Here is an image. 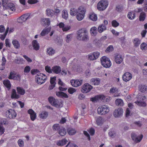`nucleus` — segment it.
Masks as SVG:
<instances>
[{
    "instance_id": "f257e3e1",
    "label": "nucleus",
    "mask_w": 147,
    "mask_h": 147,
    "mask_svg": "<svg viewBox=\"0 0 147 147\" xmlns=\"http://www.w3.org/2000/svg\"><path fill=\"white\" fill-rule=\"evenodd\" d=\"M78 39L84 41H87L89 40V37L87 30L83 28L79 30L77 32Z\"/></svg>"
},
{
    "instance_id": "f03ea898",
    "label": "nucleus",
    "mask_w": 147,
    "mask_h": 147,
    "mask_svg": "<svg viewBox=\"0 0 147 147\" xmlns=\"http://www.w3.org/2000/svg\"><path fill=\"white\" fill-rule=\"evenodd\" d=\"M109 107L105 105H103L98 107L97 112L99 115H104L109 113Z\"/></svg>"
},
{
    "instance_id": "7ed1b4c3",
    "label": "nucleus",
    "mask_w": 147,
    "mask_h": 147,
    "mask_svg": "<svg viewBox=\"0 0 147 147\" xmlns=\"http://www.w3.org/2000/svg\"><path fill=\"white\" fill-rule=\"evenodd\" d=\"M47 79V76L42 73H38L35 76L36 81L40 85L45 83Z\"/></svg>"
},
{
    "instance_id": "20e7f679",
    "label": "nucleus",
    "mask_w": 147,
    "mask_h": 147,
    "mask_svg": "<svg viewBox=\"0 0 147 147\" xmlns=\"http://www.w3.org/2000/svg\"><path fill=\"white\" fill-rule=\"evenodd\" d=\"M86 10L85 8L82 7L80 6L77 10L76 17L77 20L81 21L84 18Z\"/></svg>"
},
{
    "instance_id": "39448f33",
    "label": "nucleus",
    "mask_w": 147,
    "mask_h": 147,
    "mask_svg": "<svg viewBox=\"0 0 147 147\" xmlns=\"http://www.w3.org/2000/svg\"><path fill=\"white\" fill-rule=\"evenodd\" d=\"M102 65L106 68H109L111 65V62L110 59L105 56L102 57L100 59Z\"/></svg>"
},
{
    "instance_id": "423d86ee",
    "label": "nucleus",
    "mask_w": 147,
    "mask_h": 147,
    "mask_svg": "<svg viewBox=\"0 0 147 147\" xmlns=\"http://www.w3.org/2000/svg\"><path fill=\"white\" fill-rule=\"evenodd\" d=\"M108 5V2L107 0H101L97 4V7L100 11H103L105 9Z\"/></svg>"
},
{
    "instance_id": "0eeeda50",
    "label": "nucleus",
    "mask_w": 147,
    "mask_h": 147,
    "mask_svg": "<svg viewBox=\"0 0 147 147\" xmlns=\"http://www.w3.org/2000/svg\"><path fill=\"white\" fill-rule=\"evenodd\" d=\"M48 100L50 103L52 105L57 108L62 107V103L61 102H60L58 100L56 99L53 96H50L48 98Z\"/></svg>"
},
{
    "instance_id": "6e6552de",
    "label": "nucleus",
    "mask_w": 147,
    "mask_h": 147,
    "mask_svg": "<svg viewBox=\"0 0 147 147\" xmlns=\"http://www.w3.org/2000/svg\"><path fill=\"white\" fill-rule=\"evenodd\" d=\"M5 115L6 117L10 119H13L16 117L17 114L14 110L11 109L6 111Z\"/></svg>"
},
{
    "instance_id": "1a4fd4ad",
    "label": "nucleus",
    "mask_w": 147,
    "mask_h": 147,
    "mask_svg": "<svg viewBox=\"0 0 147 147\" xmlns=\"http://www.w3.org/2000/svg\"><path fill=\"white\" fill-rule=\"evenodd\" d=\"M93 87L89 84L86 83L82 86L81 92L84 93H86L89 92L93 88Z\"/></svg>"
},
{
    "instance_id": "9d476101",
    "label": "nucleus",
    "mask_w": 147,
    "mask_h": 147,
    "mask_svg": "<svg viewBox=\"0 0 147 147\" xmlns=\"http://www.w3.org/2000/svg\"><path fill=\"white\" fill-rule=\"evenodd\" d=\"M131 137L133 141L138 143L141 141L143 138V135L141 134L140 136H137L135 133H133L131 134Z\"/></svg>"
},
{
    "instance_id": "9b49d317",
    "label": "nucleus",
    "mask_w": 147,
    "mask_h": 147,
    "mask_svg": "<svg viewBox=\"0 0 147 147\" xmlns=\"http://www.w3.org/2000/svg\"><path fill=\"white\" fill-rule=\"evenodd\" d=\"M105 98V96L103 95L99 94L98 95H96L94 97L91 98H90V100L92 102H97L98 100H104Z\"/></svg>"
},
{
    "instance_id": "f8f14e48",
    "label": "nucleus",
    "mask_w": 147,
    "mask_h": 147,
    "mask_svg": "<svg viewBox=\"0 0 147 147\" xmlns=\"http://www.w3.org/2000/svg\"><path fill=\"white\" fill-rule=\"evenodd\" d=\"M70 82L72 86L74 87H78L81 86L82 82V80H72L70 81Z\"/></svg>"
},
{
    "instance_id": "ddd939ff",
    "label": "nucleus",
    "mask_w": 147,
    "mask_h": 147,
    "mask_svg": "<svg viewBox=\"0 0 147 147\" xmlns=\"http://www.w3.org/2000/svg\"><path fill=\"white\" fill-rule=\"evenodd\" d=\"M123 112V111L122 109L118 108L114 111L113 115L115 117H120L122 115Z\"/></svg>"
},
{
    "instance_id": "4468645a",
    "label": "nucleus",
    "mask_w": 147,
    "mask_h": 147,
    "mask_svg": "<svg viewBox=\"0 0 147 147\" xmlns=\"http://www.w3.org/2000/svg\"><path fill=\"white\" fill-rule=\"evenodd\" d=\"M28 113L30 115V119L32 121L34 120L36 117V114L34 111L31 109H30L28 111Z\"/></svg>"
},
{
    "instance_id": "2eb2a0df",
    "label": "nucleus",
    "mask_w": 147,
    "mask_h": 147,
    "mask_svg": "<svg viewBox=\"0 0 147 147\" xmlns=\"http://www.w3.org/2000/svg\"><path fill=\"white\" fill-rule=\"evenodd\" d=\"M131 78L132 75L129 72H125L123 76V81L125 82L129 80Z\"/></svg>"
},
{
    "instance_id": "dca6fc26",
    "label": "nucleus",
    "mask_w": 147,
    "mask_h": 147,
    "mask_svg": "<svg viewBox=\"0 0 147 147\" xmlns=\"http://www.w3.org/2000/svg\"><path fill=\"white\" fill-rule=\"evenodd\" d=\"M5 7L6 9H9L12 11H14L16 10L15 5L12 3H9L7 5L5 4Z\"/></svg>"
},
{
    "instance_id": "f3484780",
    "label": "nucleus",
    "mask_w": 147,
    "mask_h": 147,
    "mask_svg": "<svg viewBox=\"0 0 147 147\" xmlns=\"http://www.w3.org/2000/svg\"><path fill=\"white\" fill-rule=\"evenodd\" d=\"M29 18L27 15L24 14L21 16L18 19V21L19 22L22 23L27 20Z\"/></svg>"
},
{
    "instance_id": "a211bd4d",
    "label": "nucleus",
    "mask_w": 147,
    "mask_h": 147,
    "mask_svg": "<svg viewBox=\"0 0 147 147\" xmlns=\"http://www.w3.org/2000/svg\"><path fill=\"white\" fill-rule=\"evenodd\" d=\"M3 84L4 86L7 88L8 90H9L11 88V84L9 80H3Z\"/></svg>"
},
{
    "instance_id": "6ab92c4d",
    "label": "nucleus",
    "mask_w": 147,
    "mask_h": 147,
    "mask_svg": "<svg viewBox=\"0 0 147 147\" xmlns=\"http://www.w3.org/2000/svg\"><path fill=\"white\" fill-rule=\"evenodd\" d=\"M56 94L58 96L61 98H67L68 96L66 93L62 92L59 91L56 93Z\"/></svg>"
},
{
    "instance_id": "aec40b11",
    "label": "nucleus",
    "mask_w": 147,
    "mask_h": 147,
    "mask_svg": "<svg viewBox=\"0 0 147 147\" xmlns=\"http://www.w3.org/2000/svg\"><path fill=\"white\" fill-rule=\"evenodd\" d=\"M20 97V96L16 94L15 89H13L11 91V98L12 99H18Z\"/></svg>"
},
{
    "instance_id": "412c9836",
    "label": "nucleus",
    "mask_w": 147,
    "mask_h": 147,
    "mask_svg": "<svg viewBox=\"0 0 147 147\" xmlns=\"http://www.w3.org/2000/svg\"><path fill=\"white\" fill-rule=\"evenodd\" d=\"M91 81L92 84L94 85H98L100 83V80L98 78H92L91 79Z\"/></svg>"
},
{
    "instance_id": "4be33fe9",
    "label": "nucleus",
    "mask_w": 147,
    "mask_h": 147,
    "mask_svg": "<svg viewBox=\"0 0 147 147\" xmlns=\"http://www.w3.org/2000/svg\"><path fill=\"white\" fill-rule=\"evenodd\" d=\"M67 141L66 139L64 138L61 140L58 141L57 142V146H62L66 144Z\"/></svg>"
},
{
    "instance_id": "5701e85b",
    "label": "nucleus",
    "mask_w": 147,
    "mask_h": 147,
    "mask_svg": "<svg viewBox=\"0 0 147 147\" xmlns=\"http://www.w3.org/2000/svg\"><path fill=\"white\" fill-rule=\"evenodd\" d=\"M52 71L55 73L58 74L60 72L61 70L59 66H55L52 67Z\"/></svg>"
},
{
    "instance_id": "b1692460",
    "label": "nucleus",
    "mask_w": 147,
    "mask_h": 147,
    "mask_svg": "<svg viewBox=\"0 0 147 147\" xmlns=\"http://www.w3.org/2000/svg\"><path fill=\"white\" fill-rule=\"evenodd\" d=\"M51 27L44 29L41 32L40 35L42 36H45V35L47 34L51 31Z\"/></svg>"
},
{
    "instance_id": "393cba45",
    "label": "nucleus",
    "mask_w": 147,
    "mask_h": 147,
    "mask_svg": "<svg viewBox=\"0 0 147 147\" xmlns=\"http://www.w3.org/2000/svg\"><path fill=\"white\" fill-rule=\"evenodd\" d=\"M34 49L36 50H38L39 48V45L36 40H34L32 42Z\"/></svg>"
},
{
    "instance_id": "a878e982",
    "label": "nucleus",
    "mask_w": 147,
    "mask_h": 147,
    "mask_svg": "<svg viewBox=\"0 0 147 147\" xmlns=\"http://www.w3.org/2000/svg\"><path fill=\"white\" fill-rule=\"evenodd\" d=\"M17 90L18 93L21 95H24L25 93V90L20 87H17Z\"/></svg>"
},
{
    "instance_id": "bb28decb",
    "label": "nucleus",
    "mask_w": 147,
    "mask_h": 147,
    "mask_svg": "<svg viewBox=\"0 0 147 147\" xmlns=\"http://www.w3.org/2000/svg\"><path fill=\"white\" fill-rule=\"evenodd\" d=\"M106 29V26L103 24L100 25L98 28V30L99 33H101Z\"/></svg>"
},
{
    "instance_id": "cd10ccee",
    "label": "nucleus",
    "mask_w": 147,
    "mask_h": 147,
    "mask_svg": "<svg viewBox=\"0 0 147 147\" xmlns=\"http://www.w3.org/2000/svg\"><path fill=\"white\" fill-rule=\"evenodd\" d=\"M54 11L53 10L50 9H47L46 11V13L47 15L49 17L53 16L54 15Z\"/></svg>"
},
{
    "instance_id": "c85d7f7f",
    "label": "nucleus",
    "mask_w": 147,
    "mask_h": 147,
    "mask_svg": "<svg viewBox=\"0 0 147 147\" xmlns=\"http://www.w3.org/2000/svg\"><path fill=\"white\" fill-rule=\"evenodd\" d=\"M124 9L123 6L121 4L117 5L115 8L116 10L119 13L121 12Z\"/></svg>"
},
{
    "instance_id": "c756f323",
    "label": "nucleus",
    "mask_w": 147,
    "mask_h": 147,
    "mask_svg": "<svg viewBox=\"0 0 147 147\" xmlns=\"http://www.w3.org/2000/svg\"><path fill=\"white\" fill-rule=\"evenodd\" d=\"M40 118L43 119H46L48 116V113L46 111H43L39 115Z\"/></svg>"
},
{
    "instance_id": "7c9ffc66",
    "label": "nucleus",
    "mask_w": 147,
    "mask_h": 147,
    "mask_svg": "<svg viewBox=\"0 0 147 147\" xmlns=\"http://www.w3.org/2000/svg\"><path fill=\"white\" fill-rule=\"evenodd\" d=\"M42 21L44 23V26H48L50 24V21L49 18H43L42 19Z\"/></svg>"
},
{
    "instance_id": "2f4dec72",
    "label": "nucleus",
    "mask_w": 147,
    "mask_h": 147,
    "mask_svg": "<svg viewBox=\"0 0 147 147\" xmlns=\"http://www.w3.org/2000/svg\"><path fill=\"white\" fill-rule=\"evenodd\" d=\"M12 43L15 48L16 49H18L20 47V45L19 42L17 40H13Z\"/></svg>"
},
{
    "instance_id": "473e14b6",
    "label": "nucleus",
    "mask_w": 147,
    "mask_h": 147,
    "mask_svg": "<svg viewBox=\"0 0 147 147\" xmlns=\"http://www.w3.org/2000/svg\"><path fill=\"white\" fill-rule=\"evenodd\" d=\"M89 18L93 21H96L97 19V15L94 13H92L90 15Z\"/></svg>"
},
{
    "instance_id": "72a5a7b5",
    "label": "nucleus",
    "mask_w": 147,
    "mask_h": 147,
    "mask_svg": "<svg viewBox=\"0 0 147 147\" xmlns=\"http://www.w3.org/2000/svg\"><path fill=\"white\" fill-rule=\"evenodd\" d=\"M115 61L116 63L120 64L123 61L122 57L121 56H116Z\"/></svg>"
},
{
    "instance_id": "f704fd0d",
    "label": "nucleus",
    "mask_w": 147,
    "mask_h": 147,
    "mask_svg": "<svg viewBox=\"0 0 147 147\" xmlns=\"http://www.w3.org/2000/svg\"><path fill=\"white\" fill-rule=\"evenodd\" d=\"M90 32L91 34H92L94 36H95L97 34V28L95 27H92L90 29Z\"/></svg>"
},
{
    "instance_id": "c9c22d12",
    "label": "nucleus",
    "mask_w": 147,
    "mask_h": 147,
    "mask_svg": "<svg viewBox=\"0 0 147 147\" xmlns=\"http://www.w3.org/2000/svg\"><path fill=\"white\" fill-rule=\"evenodd\" d=\"M146 17V14L145 13L142 12L139 16V20L141 21H143L145 19Z\"/></svg>"
},
{
    "instance_id": "e433bc0d",
    "label": "nucleus",
    "mask_w": 147,
    "mask_h": 147,
    "mask_svg": "<svg viewBox=\"0 0 147 147\" xmlns=\"http://www.w3.org/2000/svg\"><path fill=\"white\" fill-rule=\"evenodd\" d=\"M59 133L60 136H63L66 133V130L65 128H62L59 130Z\"/></svg>"
},
{
    "instance_id": "4c0bfd02",
    "label": "nucleus",
    "mask_w": 147,
    "mask_h": 147,
    "mask_svg": "<svg viewBox=\"0 0 147 147\" xmlns=\"http://www.w3.org/2000/svg\"><path fill=\"white\" fill-rule=\"evenodd\" d=\"M135 103L136 104L140 107H146V104L145 102L141 101H138L137 100L135 102Z\"/></svg>"
},
{
    "instance_id": "58836bf2",
    "label": "nucleus",
    "mask_w": 147,
    "mask_h": 147,
    "mask_svg": "<svg viewBox=\"0 0 147 147\" xmlns=\"http://www.w3.org/2000/svg\"><path fill=\"white\" fill-rule=\"evenodd\" d=\"M140 91L141 92H144L147 89V87L144 85H141L139 86Z\"/></svg>"
},
{
    "instance_id": "ea45409f",
    "label": "nucleus",
    "mask_w": 147,
    "mask_h": 147,
    "mask_svg": "<svg viewBox=\"0 0 147 147\" xmlns=\"http://www.w3.org/2000/svg\"><path fill=\"white\" fill-rule=\"evenodd\" d=\"M67 132L69 135H72L75 134L76 131L74 129L69 128L67 129Z\"/></svg>"
},
{
    "instance_id": "a19ab883",
    "label": "nucleus",
    "mask_w": 147,
    "mask_h": 147,
    "mask_svg": "<svg viewBox=\"0 0 147 147\" xmlns=\"http://www.w3.org/2000/svg\"><path fill=\"white\" fill-rule=\"evenodd\" d=\"M127 17L129 19L132 20L134 19L135 17V13L133 11L129 12Z\"/></svg>"
},
{
    "instance_id": "79ce46f5",
    "label": "nucleus",
    "mask_w": 147,
    "mask_h": 147,
    "mask_svg": "<svg viewBox=\"0 0 147 147\" xmlns=\"http://www.w3.org/2000/svg\"><path fill=\"white\" fill-rule=\"evenodd\" d=\"M115 104L116 105L123 106V100L120 99H116L115 101Z\"/></svg>"
},
{
    "instance_id": "37998d69",
    "label": "nucleus",
    "mask_w": 147,
    "mask_h": 147,
    "mask_svg": "<svg viewBox=\"0 0 147 147\" xmlns=\"http://www.w3.org/2000/svg\"><path fill=\"white\" fill-rule=\"evenodd\" d=\"M102 118L100 117H98L96 118V123L98 125H100L102 123Z\"/></svg>"
},
{
    "instance_id": "c03bdc74",
    "label": "nucleus",
    "mask_w": 147,
    "mask_h": 147,
    "mask_svg": "<svg viewBox=\"0 0 147 147\" xmlns=\"http://www.w3.org/2000/svg\"><path fill=\"white\" fill-rule=\"evenodd\" d=\"M118 92V89L116 87H113L111 88L109 91L110 93H116Z\"/></svg>"
},
{
    "instance_id": "a18cd8bd",
    "label": "nucleus",
    "mask_w": 147,
    "mask_h": 147,
    "mask_svg": "<svg viewBox=\"0 0 147 147\" xmlns=\"http://www.w3.org/2000/svg\"><path fill=\"white\" fill-rule=\"evenodd\" d=\"M134 43L135 46L137 47L139 46L140 43V41L138 38H135L134 40Z\"/></svg>"
},
{
    "instance_id": "49530a36",
    "label": "nucleus",
    "mask_w": 147,
    "mask_h": 147,
    "mask_svg": "<svg viewBox=\"0 0 147 147\" xmlns=\"http://www.w3.org/2000/svg\"><path fill=\"white\" fill-rule=\"evenodd\" d=\"M16 74L14 72H11L8 78L9 79H14L15 78Z\"/></svg>"
},
{
    "instance_id": "de8ad7c7",
    "label": "nucleus",
    "mask_w": 147,
    "mask_h": 147,
    "mask_svg": "<svg viewBox=\"0 0 147 147\" xmlns=\"http://www.w3.org/2000/svg\"><path fill=\"white\" fill-rule=\"evenodd\" d=\"M52 128L54 130H59L60 129V127L59 124L57 123L54 124Z\"/></svg>"
},
{
    "instance_id": "09e8293b",
    "label": "nucleus",
    "mask_w": 147,
    "mask_h": 147,
    "mask_svg": "<svg viewBox=\"0 0 147 147\" xmlns=\"http://www.w3.org/2000/svg\"><path fill=\"white\" fill-rule=\"evenodd\" d=\"M14 61V62L16 63L22 64L23 63L24 61L23 59H15Z\"/></svg>"
},
{
    "instance_id": "8fccbe9b",
    "label": "nucleus",
    "mask_w": 147,
    "mask_h": 147,
    "mask_svg": "<svg viewBox=\"0 0 147 147\" xmlns=\"http://www.w3.org/2000/svg\"><path fill=\"white\" fill-rule=\"evenodd\" d=\"M62 17L65 19H67L68 17V14L67 11L64 10L63 13H62Z\"/></svg>"
},
{
    "instance_id": "3c124183",
    "label": "nucleus",
    "mask_w": 147,
    "mask_h": 147,
    "mask_svg": "<svg viewBox=\"0 0 147 147\" xmlns=\"http://www.w3.org/2000/svg\"><path fill=\"white\" fill-rule=\"evenodd\" d=\"M55 52V50L51 48L47 49V53L49 55L54 54Z\"/></svg>"
},
{
    "instance_id": "603ef678",
    "label": "nucleus",
    "mask_w": 147,
    "mask_h": 147,
    "mask_svg": "<svg viewBox=\"0 0 147 147\" xmlns=\"http://www.w3.org/2000/svg\"><path fill=\"white\" fill-rule=\"evenodd\" d=\"M113 50V48L112 46H109L105 50V52L106 53H109L112 51Z\"/></svg>"
},
{
    "instance_id": "864d4df0",
    "label": "nucleus",
    "mask_w": 147,
    "mask_h": 147,
    "mask_svg": "<svg viewBox=\"0 0 147 147\" xmlns=\"http://www.w3.org/2000/svg\"><path fill=\"white\" fill-rule=\"evenodd\" d=\"M77 11H76L75 9L73 8H71L70 11V14L71 16H74L77 14Z\"/></svg>"
},
{
    "instance_id": "5fc2aeb1",
    "label": "nucleus",
    "mask_w": 147,
    "mask_h": 147,
    "mask_svg": "<svg viewBox=\"0 0 147 147\" xmlns=\"http://www.w3.org/2000/svg\"><path fill=\"white\" fill-rule=\"evenodd\" d=\"M45 69L47 72L51 74L52 73V69H51V67L48 65L45 66Z\"/></svg>"
},
{
    "instance_id": "6e6d98bb",
    "label": "nucleus",
    "mask_w": 147,
    "mask_h": 147,
    "mask_svg": "<svg viewBox=\"0 0 147 147\" xmlns=\"http://www.w3.org/2000/svg\"><path fill=\"white\" fill-rule=\"evenodd\" d=\"M7 120L5 118H2L1 119L0 124L1 125L3 126V125H5L7 124Z\"/></svg>"
},
{
    "instance_id": "4d7b16f0",
    "label": "nucleus",
    "mask_w": 147,
    "mask_h": 147,
    "mask_svg": "<svg viewBox=\"0 0 147 147\" xmlns=\"http://www.w3.org/2000/svg\"><path fill=\"white\" fill-rule=\"evenodd\" d=\"M67 91L70 94H72L76 91V90L73 88H70L68 89Z\"/></svg>"
},
{
    "instance_id": "13d9d810",
    "label": "nucleus",
    "mask_w": 147,
    "mask_h": 147,
    "mask_svg": "<svg viewBox=\"0 0 147 147\" xmlns=\"http://www.w3.org/2000/svg\"><path fill=\"white\" fill-rule=\"evenodd\" d=\"M141 48L142 50H147V45L144 42L142 43L140 45Z\"/></svg>"
},
{
    "instance_id": "bf43d9fd",
    "label": "nucleus",
    "mask_w": 147,
    "mask_h": 147,
    "mask_svg": "<svg viewBox=\"0 0 147 147\" xmlns=\"http://www.w3.org/2000/svg\"><path fill=\"white\" fill-rule=\"evenodd\" d=\"M112 26L115 27H116L119 25V24L116 20H113L112 22Z\"/></svg>"
},
{
    "instance_id": "052dcab7",
    "label": "nucleus",
    "mask_w": 147,
    "mask_h": 147,
    "mask_svg": "<svg viewBox=\"0 0 147 147\" xmlns=\"http://www.w3.org/2000/svg\"><path fill=\"white\" fill-rule=\"evenodd\" d=\"M30 70V67L28 65H27L25 67L24 72L25 73H28Z\"/></svg>"
},
{
    "instance_id": "680f3d73",
    "label": "nucleus",
    "mask_w": 147,
    "mask_h": 147,
    "mask_svg": "<svg viewBox=\"0 0 147 147\" xmlns=\"http://www.w3.org/2000/svg\"><path fill=\"white\" fill-rule=\"evenodd\" d=\"M72 38V35L71 34L67 35L65 38L66 41L67 42H69V41L71 40V39Z\"/></svg>"
},
{
    "instance_id": "e2e57ef3",
    "label": "nucleus",
    "mask_w": 147,
    "mask_h": 147,
    "mask_svg": "<svg viewBox=\"0 0 147 147\" xmlns=\"http://www.w3.org/2000/svg\"><path fill=\"white\" fill-rule=\"evenodd\" d=\"M69 145V147H78L74 143H70V142H69L65 147H67Z\"/></svg>"
},
{
    "instance_id": "0e129e2a",
    "label": "nucleus",
    "mask_w": 147,
    "mask_h": 147,
    "mask_svg": "<svg viewBox=\"0 0 147 147\" xmlns=\"http://www.w3.org/2000/svg\"><path fill=\"white\" fill-rule=\"evenodd\" d=\"M5 132V129L3 127V126L1 125L0 124V134L3 135L4 132Z\"/></svg>"
},
{
    "instance_id": "69168bd1",
    "label": "nucleus",
    "mask_w": 147,
    "mask_h": 147,
    "mask_svg": "<svg viewBox=\"0 0 147 147\" xmlns=\"http://www.w3.org/2000/svg\"><path fill=\"white\" fill-rule=\"evenodd\" d=\"M88 56L89 59L91 60H96L98 57V56Z\"/></svg>"
},
{
    "instance_id": "338daca9",
    "label": "nucleus",
    "mask_w": 147,
    "mask_h": 147,
    "mask_svg": "<svg viewBox=\"0 0 147 147\" xmlns=\"http://www.w3.org/2000/svg\"><path fill=\"white\" fill-rule=\"evenodd\" d=\"M18 144L20 147H23L24 146V142L22 140L20 139L18 140Z\"/></svg>"
},
{
    "instance_id": "774afa93",
    "label": "nucleus",
    "mask_w": 147,
    "mask_h": 147,
    "mask_svg": "<svg viewBox=\"0 0 147 147\" xmlns=\"http://www.w3.org/2000/svg\"><path fill=\"white\" fill-rule=\"evenodd\" d=\"M88 131L91 135L93 136L94 134L95 130L94 128H90L88 130Z\"/></svg>"
}]
</instances>
